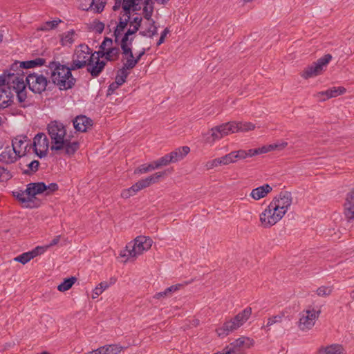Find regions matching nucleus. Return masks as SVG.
<instances>
[{"label":"nucleus","instance_id":"nucleus-23","mask_svg":"<svg viewBox=\"0 0 354 354\" xmlns=\"http://www.w3.org/2000/svg\"><path fill=\"white\" fill-rule=\"evenodd\" d=\"M190 151V148L187 146H183L176 149L169 153L173 162H176L183 159Z\"/></svg>","mask_w":354,"mask_h":354},{"label":"nucleus","instance_id":"nucleus-50","mask_svg":"<svg viewBox=\"0 0 354 354\" xmlns=\"http://www.w3.org/2000/svg\"><path fill=\"white\" fill-rule=\"evenodd\" d=\"M91 28L97 33H102L104 29V24L97 20H94L91 24Z\"/></svg>","mask_w":354,"mask_h":354},{"label":"nucleus","instance_id":"nucleus-47","mask_svg":"<svg viewBox=\"0 0 354 354\" xmlns=\"http://www.w3.org/2000/svg\"><path fill=\"white\" fill-rule=\"evenodd\" d=\"M134 0H123L122 1V9L124 15H131V7L135 6Z\"/></svg>","mask_w":354,"mask_h":354},{"label":"nucleus","instance_id":"nucleus-3","mask_svg":"<svg viewBox=\"0 0 354 354\" xmlns=\"http://www.w3.org/2000/svg\"><path fill=\"white\" fill-rule=\"evenodd\" d=\"M6 85L8 89L12 88L15 91L19 103L25 102L27 98V93L23 74L8 73L0 76V88Z\"/></svg>","mask_w":354,"mask_h":354},{"label":"nucleus","instance_id":"nucleus-24","mask_svg":"<svg viewBox=\"0 0 354 354\" xmlns=\"http://www.w3.org/2000/svg\"><path fill=\"white\" fill-rule=\"evenodd\" d=\"M123 348L119 344H110L101 346L97 349L99 354H118Z\"/></svg>","mask_w":354,"mask_h":354},{"label":"nucleus","instance_id":"nucleus-53","mask_svg":"<svg viewBox=\"0 0 354 354\" xmlns=\"http://www.w3.org/2000/svg\"><path fill=\"white\" fill-rule=\"evenodd\" d=\"M92 5L94 6L93 9L98 13L103 11L105 2L103 0H93Z\"/></svg>","mask_w":354,"mask_h":354},{"label":"nucleus","instance_id":"nucleus-56","mask_svg":"<svg viewBox=\"0 0 354 354\" xmlns=\"http://www.w3.org/2000/svg\"><path fill=\"white\" fill-rule=\"evenodd\" d=\"M142 19L141 17L136 16L134 18H133L132 20H129V23L130 24V26H136L140 28L141 26Z\"/></svg>","mask_w":354,"mask_h":354},{"label":"nucleus","instance_id":"nucleus-57","mask_svg":"<svg viewBox=\"0 0 354 354\" xmlns=\"http://www.w3.org/2000/svg\"><path fill=\"white\" fill-rule=\"evenodd\" d=\"M140 28L136 26H130V28L125 32L122 38L125 39H130L129 36L135 34Z\"/></svg>","mask_w":354,"mask_h":354},{"label":"nucleus","instance_id":"nucleus-10","mask_svg":"<svg viewBox=\"0 0 354 354\" xmlns=\"http://www.w3.org/2000/svg\"><path fill=\"white\" fill-rule=\"evenodd\" d=\"M331 59L332 55L330 54L325 55L322 57L318 59L317 62H315L311 65L306 67L301 72V76L307 80L322 74L324 68L326 67Z\"/></svg>","mask_w":354,"mask_h":354},{"label":"nucleus","instance_id":"nucleus-18","mask_svg":"<svg viewBox=\"0 0 354 354\" xmlns=\"http://www.w3.org/2000/svg\"><path fill=\"white\" fill-rule=\"evenodd\" d=\"M165 175H166L165 171L155 173L150 176L138 181L136 183V187H138L139 190L148 187L151 185L158 183L160 178Z\"/></svg>","mask_w":354,"mask_h":354},{"label":"nucleus","instance_id":"nucleus-25","mask_svg":"<svg viewBox=\"0 0 354 354\" xmlns=\"http://www.w3.org/2000/svg\"><path fill=\"white\" fill-rule=\"evenodd\" d=\"M243 153L241 149L237 151H233L230 153L223 156L225 165L235 163L239 160H243Z\"/></svg>","mask_w":354,"mask_h":354},{"label":"nucleus","instance_id":"nucleus-19","mask_svg":"<svg viewBox=\"0 0 354 354\" xmlns=\"http://www.w3.org/2000/svg\"><path fill=\"white\" fill-rule=\"evenodd\" d=\"M27 137H17L12 141V150L18 155L19 157L25 156V151L28 147L26 142Z\"/></svg>","mask_w":354,"mask_h":354},{"label":"nucleus","instance_id":"nucleus-54","mask_svg":"<svg viewBox=\"0 0 354 354\" xmlns=\"http://www.w3.org/2000/svg\"><path fill=\"white\" fill-rule=\"evenodd\" d=\"M113 44V40L110 38L105 37L100 48V49L106 51L108 48L111 47Z\"/></svg>","mask_w":354,"mask_h":354},{"label":"nucleus","instance_id":"nucleus-33","mask_svg":"<svg viewBox=\"0 0 354 354\" xmlns=\"http://www.w3.org/2000/svg\"><path fill=\"white\" fill-rule=\"evenodd\" d=\"M180 286V284L173 285L166 288L164 291L156 293L153 296V298L160 299L162 298L169 297L171 295L172 292H174L175 291L178 290Z\"/></svg>","mask_w":354,"mask_h":354},{"label":"nucleus","instance_id":"nucleus-59","mask_svg":"<svg viewBox=\"0 0 354 354\" xmlns=\"http://www.w3.org/2000/svg\"><path fill=\"white\" fill-rule=\"evenodd\" d=\"M169 32V30L168 29V28H166L161 33V35L160 37V39H158V42H157V46H160L161 45L162 43H164L165 41V39L167 36V35Z\"/></svg>","mask_w":354,"mask_h":354},{"label":"nucleus","instance_id":"nucleus-16","mask_svg":"<svg viewBox=\"0 0 354 354\" xmlns=\"http://www.w3.org/2000/svg\"><path fill=\"white\" fill-rule=\"evenodd\" d=\"M73 124L76 131L86 132L93 124V120L86 115H80L73 120Z\"/></svg>","mask_w":354,"mask_h":354},{"label":"nucleus","instance_id":"nucleus-14","mask_svg":"<svg viewBox=\"0 0 354 354\" xmlns=\"http://www.w3.org/2000/svg\"><path fill=\"white\" fill-rule=\"evenodd\" d=\"M292 202V195L288 192H281L277 197L273 198L270 202L271 207H274L279 212L285 215Z\"/></svg>","mask_w":354,"mask_h":354},{"label":"nucleus","instance_id":"nucleus-37","mask_svg":"<svg viewBox=\"0 0 354 354\" xmlns=\"http://www.w3.org/2000/svg\"><path fill=\"white\" fill-rule=\"evenodd\" d=\"M27 158L28 157H26V159H27ZM26 162L27 163V169L23 171V174L30 175L35 173L38 170L39 166V162L38 160H32L28 162V160H26Z\"/></svg>","mask_w":354,"mask_h":354},{"label":"nucleus","instance_id":"nucleus-29","mask_svg":"<svg viewBox=\"0 0 354 354\" xmlns=\"http://www.w3.org/2000/svg\"><path fill=\"white\" fill-rule=\"evenodd\" d=\"M10 92L8 89L0 88V109H4L10 104Z\"/></svg>","mask_w":354,"mask_h":354},{"label":"nucleus","instance_id":"nucleus-52","mask_svg":"<svg viewBox=\"0 0 354 354\" xmlns=\"http://www.w3.org/2000/svg\"><path fill=\"white\" fill-rule=\"evenodd\" d=\"M110 286V283L107 281H102L94 289V293L101 295L106 289Z\"/></svg>","mask_w":354,"mask_h":354},{"label":"nucleus","instance_id":"nucleus-7","mask_svg":"<svg viewBox=\"0 0 354 354\" xmlns=\"http://www.w3.org/2000/svg\"><path fill=\"white\" fill-rule=\"evenodd\" d=\"M92 61H94L92 50L86 44H80L76 47L72 56L71 69L75 71L83 68Z\"/></svg>","mask_w":354,"mask_h":354},{"label":"nucleus","instance_id":"nucleus-60","mask_svg":"<svg viewBox=\"0 0 354 354\" xmlns=\"http://www.w3.org/2000/svg\"><path fill=\"white\" fill-rule=\"evenodd\" d=\"M105 53H106V51H104L102 49H100V50H99L97 52L93 53V54H94V61L97 60V59H100V57H106Z\"/></svg>","mask_w":354,"mask_h":354},{"label":"nucleus","instance_id":"nucleus-51","mask_svg":"<svg viewBox=\"0 0 354 354\" xmlns=\"http://www.w3.org/2000/svg\"><path fill=\"white\" fill-rule=\"evenodd\" d=\"M153 11V3H151L150 6H145L143 8V15L144 17L148 20L149 21L153 20L151 19V16Z\"/></svg>","mask_w":354,"mask_h":354},{"label":"nucleus","instance_id":"nucleus-49","mask_svg":"<svg viewBox=\"0 0 354 354\" xmlns=\"http://www.w3.org/2000/svg\"><path fill=\"white\" fill-rule=\"evenodd\" d=\"M15 196L21 203H26L31 202L32 199L26 194L25 191H20L15 193Z\"/></svg>","mask_w":354,"mask_h":354},{"label":"nucleus","instance_id":"nucleus-30","mask_svg":"<svg viewBox=\"0 0 354 354\" xmlns=\"http://www.w3.org/2000/svg\"><path fill=\"white\" fill-rule=\"evenodd\" d=\"M158 34V28L155 25V21L151 20L149 21V26L147 29L140 31V35L144 37H153Z\"/></svg>","mask_w":354,"mask_h":354},{"label":"nucleus","instance_id":"nucleus-5","mask_svg":"<svg viewBox=\"0 0 354 354\" xmlns=\"http://www.w3.org/2000/svg\"><path fill=\"white\" fill-rule=\"evenodd\" d=\"M153 241L149 236H138L134 239L133 245L129 243L126 246V249L120 253L122 257L128 258H136L143 254L144 252L149 250L152 246Z\"/></svg>","mask_w":354,"mask_h":354},{"label":"nucleus","instance_id":"nucleus-34","mask_svg":"<svg viewBox=\"0 0 354 354\" xmlns=\"http://www.w3.org/2000/svg\"><path fill=\"white\" fill-rule=\"evenodd\" d=\"M266 149L264 146L262 147L257 148V149H250L248 150L241 149L242 153H243V160L246 159L248 157H253L254 156L263 154L266 153Z\"/></svg>","mask_w":354,"mask_h":354},{"label":"nucleus","instance_id":"nucleus-55","mask_svg":"<svg viewBox=\"0 0 354 354\" xmlns=\"http://www.w3.org/2000/svg\"><path fill=\"white\" fill-rule=\"evenodd\" d=\"M314 97L319 102H324L330 99V97L326 94V91L318 92L314 95Z\"/></svg>","mask_w":354,"mask_h":354},{"label":"nucleus","instance_id":"nucleus-13","mask_svg":"<svg viewBox=\"0 0 354 354\" xmlns=\"http://www.w3.org/2000/svg\"><path fill=\"white\" fill-rule=\"evenodd\" d=\"M58 189L57 183H53L46 185L43 182L31 183L27 185L26 194L32 199L37 194L45 192L46 195H50Z\"/></svg>","mask_w":354,"mask_h":354},{"label":"nucleus","instance_id":"nucleus-45","mask_svg":"<svg viewBox=\"0 0 354 354\" xmlns=\"http://www.w3.org/2000/svg\"><path fill=\"white\" fill-rule=\"evenodd\" d=\"M287 145H288V142H282L280 143L265 145L264 147H266V149H266V153H267V152H269L271 151H274L275 149L281 150V149H284L285 147H286Z\"/></svg>","mask_w":354,"mask_h":354},{"label":"nucleus","instance_id":"nucleus-61","mask_svg":"<svg viewBox=\"0 0 354 354\" xmlns=\"http://www.w3.org/2000/svg\"><path fill=\"white\" fill-rule=\"evenodd\" d=\"M60 241V236H56L55 237H54V239L50 242V243L48 245H47L46 247H44V249H47L50 247H52V246H54L55 245H57Z\"/></svg>","mask_w":354,"mask_h":354},{"label":"nucleus","instance_id":"nucleus-35","mask_svg":"<svg viewBox=\"0 0 354 354\" xmlns=\"http://www.w3.org/2000/svg\"><path fill=\"white\" fill-rule=\"evenodd\" d=\"M133 39V38H130V39H125L124 38H122L120 41V46L124 56H128L130 55L131 53H133L132 49L131 48Z\"/></svg>","mask_w":354,"mask_h":354},{"label":"nucleus","instance_id":"nucleus-42","mask_svg":"<svg viewBox=\"0 0 354 354\" xmlns=\"http://www.w3.org/2000/svg\"><path fill=\"white\" fill-rule=\"evenodd\" d=\"M223 156L211 160L206 162L205 167L207 170L212 169L219 165H225Z\"/></svg>","mask_w":354,"mask_h":354},{"label":"nucleus","instance_id":"nucleus-11","mask_svg":"<svg viewBox=\"0 0 354 354\" xmlns=\"http://www.w3.org/2000/svg\"><path fill=\"white\" fill-rule=\"evenodd\" d=\"M321 311L312 307L302 310L299 314L298 328L302 331L310 330L315 324Z\"/></svg>","mask_w":354,"mask_h":354},{"label":"nucleus","instance_id":"nucleus-27","mask_svg":"<svg viewBox=\"0 0 354 354\" xmlns=\"http://www.w3.org/2000/svg\"><path fill=\"white\" fill-rule=\"evenodd\" d=\"M319 354H344V349L339 344H332L319 349Z\"/></svg>","mask_w":354,"mask_h":354},{"label":"nucleus","instance_id":"nucleus-15","mask_svg":"<svg viewBox=\"0 0 354 354\" xmlns=\"http://www.w3.org/2000/svg\"><path fill=\"white\" fill-rule=\"evenodd\" d=\"M49 148V141L43 133H37L33 139V149L39 158L45 157Z\"/></svg>","mask_w":354,"mask_h":354},{"label":"nucleus","instance_id":"nucleus-9","mask_svg":"<svg viewBox=\"0 0 354 354\" xmlns=\"http://www.w3.org/2000/svg\"><path fill=\"white\" fill-rule=\"evenodd\" d=\"M254 345V340L248 337H241L227 345L221 353L215 354H244Z\"/></svg>","mask_w":354,"mask_h":354},{"label":"nucleus","instance_id":"nucleus-2","mask_svg":"<svg viewBox=\"0 0 354 354\" xmlns=\"http://www.w3.org/2000/svg\"><path fill=\"white\" fill-rule=\"evenodd\" d=\"M71 66L61 64L59 62H50L46 68L44 69L45 74L48 76L51 83L56 85L59 90H68L72 88L76 82V79L72 75Z\"/></svg>","mask_w":354,"mask_h":354},{"label":"nucleus","instance_id":"nucleus-40","mask_svg":"<svg viewBox=\"0 0 354 354\" xmlns=\"http://www.w3.org/2000/svg\"><path fill=\"white\" fill-rule=\"evenodd\" d=\"M158 167H156V162H151L149 164H143L140 165L139 167L136 169L134 173L135 174H145L149 171H153Z\"/></svg>","mask_w":354,"mask_h":354},{"label":"nucleus","instance_id":"nucleus-20","mask_svg":"<svg viewBox=\"0 0 354 354\" xmlns=\"http://www.w3.org/2000/svg\"><path fill=\"white\" fill-rule=\"evenodd\" d=\"M106 62L103 60L98 59L89 62L87 64V71L90 73L92 77H97L104 68Z\"/></svg>","mask_w":354,"mask_h":354},{"label":"nucleus","instance_id":"nucleus-31","mask_svg":"<svg viewBox=\"0 0 354 354\" xmlns=\"http://www.w3.org/2000/svg\"><path fill=\"white\" fill-rule=\"evenodd\" d=\"M344 212L346 218L348 221L354 220V201H345Z\"/></svg>","mask_w":354,"mask_h":354},{"label":"nucleus","instance_id":"nucleus-12","mask_svg":"<svg viewBox=\"0 0 354 354\" xmlns=\"http://www.w3.org/2000/svg\"><path fill=\"white\" fill-rule=\"evenodd\" d=\"M283 216L282 212H279L277 208L274 209V207H271L270 203L260 214V222L263 227H270L278 223Z\"/></svg>","mask_w":354,"mask_h":354},{"label":"nucleus","instance_id":"nucleus-64","mask_svg":"<svg viewBox=\"0 0 354 354\" xmlns=\"http://www.w3.org/2000/svg\"><path fill=\"white\" fill-rule=\"evenodd\" d=\"M126 189L129 192V194H131V196L135 195L138 191H140L138 188L136 187V183L133 185L131 187Z\"/></svg>","mask_w":354,"mask_h":354},{"label":"nucleus","instance_id":"nucleus-8","mask_svg":"<svg viewBox=\"0 0 354 354\" xmlns=\"http://www.w3.org/2000/svg\"><path fill=\"white\" fill-rule=\"evenodd\" d=\"M44 70L39 73H30L26 77L24 76V83L28 85L29 89L34 93L41 94L44 92L47 86L51 84L50 81L48 80Z\"/></svg>","mask_w":354,"mask_h":354},{"label":"nucleus","instance_id":"nucleus-44","mask_svg":"<svg viewBox=\"0 0 354 354\" xmlns=\"http://www.w3.org/2000/svg\"><path fill=\"white\" fill-rule=\"evenodd\" d=\"M156 162V167L160 168L162 166H167L169 164L173 162L172 158H171L169 153L166 154L165 156L161 157L158 159Z\"/></svg>","mask_w":354,"mask_h":354},{"label":"nucleus","instance_id":"nucleus-21","mask_svg":"<svg viewBox=\"0 0 354 354\" xmlns=\"http://www.w3.org/2000/svg\"><path fill=\"white\" fill-rule=\"evenodd\" d=\"M272 190L269 184H264L262 186L254 188L252 190L250 196L255 201L265 198Z\"/></svg>","mask_w":354,"mask_h":354},{"label":"nucleus","instance_id":"nucleus-6","mask_svg":"<svg viewBox=\"0 0 354 354\" xmlns=\"http://www.w3.org/2000/svg\"><path fill=\"white\" fill-rule=\"evenodd\" d=\"M235 128L233 121L217 125L203 134V140L205 143L212 145L225 136L235 133Z\"/></svg>","mask_w":354,"mask_h":354},{"label":"nucleus","instance_id":"nucleus-38","mask_svg":"<svg viewBox=\"0 0 354 354\" xmlns=\"http://www.w3.org/2000/svg\"><path fill=\"white\" fill-rule=\"evenodd\" d=\"M62 22L61 19L48 21L41 25L39 28H37V30L41 31H47L50 30H53L57 28V26Z\"/></svg>","mask_w":354,"mask_h":354},{"label":"nucleus","instance_id":"nucleus-41","mask_svg":"<svg viewBox=\"0 0 354 354\" xmlns=\"http://www.w3.org/2000/svg\"><path fill=\"white\" fill-rule=\"evenodd\" d=\"M346 92V88L343 86L333 87L326 90V94L330 98H333L340 95L344 94Z\"/></svg>","mask_w":354,"mask_h":354},{"label":"nucleus","instance_id":"nucleus-48","mask_svg":"<svg viewBox=\"0 0 354 354\" xmlns=\"http://www.w3.org/2000/svg\"><path fill=\"white\" fill-rule=\"evenodd\" d=\"M283 317H284V313H282L279 315L269 317L268 319V322H267L266 326L270 327L274 324L281 323Z\"/></svg>","mask_w":354,"mask_h":354},{"label":"nucleus","instance_id":"nucleus-46","mask_svg":"<svg viewBox=\"0 0 354 354\" xmlns=\"http://www.w3.org/2000/svg\"><path fill=\"white\" fill-rule=\"evenodd\" d=\"M333 288L331 286H321L316 290V293L319 297H326L331 294Z\"/></svg>","mask_w":354,"mask_h":354},{"label":"nucleus","instance_id":"nucleus-1","mask_svg":"<svg viewBox=\"0 0 354 354\" xmlns=\"http://www.w3.org/2000/svg\"><path fill=\"white\" fill-rule=\"evenodd\" d=\"M48 133L51 140L52 151H63L65 155L73 156L80 148L78 140L66 133V126L59 121L54 120L47 126Z\"/></svg>","mask_w":354,"mask_h":354},{"label":"nucleus","instance_id":"nucleus-17","mask_svg":"<svg viewBox=\"0 0 354 354\" xmlns=\"http://www.w3.org/2000/svg\"><path fill=\"white\" fill-rule=\"evenodd\" d=\"M45 252V249L44 247H36L34 250L32 251H29L27 252H24L15 258H14V261L17 262H19L22 264H26L28 261H30L31 259L35 258V257L42 254Z\"/></svg>","mask_w":354,"mask_h":354},{"label":"nucleus","instance_id":"nucleus-22","mask_svg":"<svg viewBox=\"0 0 354 354\" xmlns=\"http://www.w3.org/2000/svg\"><path fill=\"white\" fill-rule=\"evenodd\" d=\"M18 158H19L18 155L9 147L6 148L5 150L0 153V162L5 164L13 163Z\"/></svg>","mask_w":354,"mask_h":354},{"label":"nucleus","instance_id":"nucleus-32","mask_svg":"<svg viewBox=\"0 0 354 354\" xmlns=\"http://www.w3.org/2000/svg\"><path fill=\"white\" fill-rule=\"evenodd\" d=\"M75 32L73 30H71L61 36V44L62 46L71 45L75 41Z\"/></svg>","mask_w":354,"mask_h":354},{"label":"nucleus","instance_id":"nucleus-62","mask_svg":"<svg viewBox=\"0 0 354 354\" xmlns=\"http://www.w3.org/2000/svg\"><path fill=\"white\" fill-rule=\"evenodd\" d=\"M345 201H354V188L346 194Z\"/></svg>","mask_w":354,"mask_h":354},{"label":"nucleus","instance_id":"nucleus-4","mask_svg":"<svg viewBox=\"0 0 354 354\" xmlns=\"http://www.w3.org/2000/svg\"><path fill=\"white\" fill-rule=\"evenodd\" d=\"M251 315L252 308L249 306L246 307L233 318L225 321L222 326L216 329V332L218 336L223 337L237 330L249 319Z\"/></svg>","mask_w":354,"mask_h":354},{"label":"nucleus","instance_id":"nucleus-43","mask_svg":"<svg viewBox=\"0 0 354 354\" xmlns=\"http://www.w3.org/2000/svg\"><path fill=\"white\" fill-rule=\"evenodd\" d=\"M125 62L123 63V66H125L126 68L133 69L136 64L138 63L134 57L133 53H131L130 55L124 56Z\"/></svg>","mask_w":354,"mask_h":354},{"label":"nucleus","instance_id":"nucleus-39","mask_svg":"<svg viewBox=\"0 0 354 354\" xmlns=\"http://www.w3.org/2000/svg\"><path fill=\"white\" fill-rule=\"evenodd\" d=\"M106 59L108 61H113L118 58L120 55V49L118 47H109L105 53Z\"/></svg>","mask_w":354,"mask_h":354},{"label":"nucleus","instance_id":"nucleus-26","mask_svg":"<svg viewBox=\"0 0 354 354\" xmlns=\"http://www.w3.org/2000/svg\"><path fill=\"white\" fill-rule=\"evenodd\" d=\"M130 15H124V16L125 17V18L124 19L120 18V22L117 25V26L113 32V35L115 37V42H118L119 36L124 31V30L126 28L127 24H129V21L130 20Z\"/></svg>","mask_w":354,"mask_h":354},{"label":"nucleus","instance_id":"nucleus-28","mask_svg":"<svg viewBox=\"0 0 354 354\" xmlns=\"http://www.w3.org/2000/svg\"><path fill=\"white\" fill-rule=\"evenodd\" d=\"M236 127L235 133L237 132H248L252 131L255 129V124L250 122H236L233 121Z\"/></svg>","mask_w":354,"mask_h":354},{"label":"nucleus","instance_id":"nucleus-58","mask_svg":"<svg viewBox=\"0 0 354 354\" xmlns=\"http://www.w3.org/2000/svg\"><path fill=\"white\" fill-rule=\"evenodd\" d=\"M129 70L130 69L126 68L125 66H122V67L118 71L117 75L120 77H122L123 78L127 79L129 74L128 72Z\"/></svg>","mask_w":354,"mask_h":354},{"label":"nucleus","instance_id":"nucleus-63","mask_svg":"<svg viewBox=\"0 0 354 354\" xmlns=\"http://www.w3.org/2000/svg\"><path fill=\"white\" fill-rule=\"evenodd\" d=\"M22 64H23L24 67L26 68H30L35 66V62L34 59L30 60V61L24 62H22Z\"/></svg>","mask_w":354,"mask_h":354},{"label":"nucleus","instance_id":"nucleus-36","mask_svg":"<svg viewBox=\"0 0 354 354\" xmlns=\"http://www.w3.org/2000/svg\"><path fill=\"white\" fill-rule=\"evenodd\" d=\"M76 281L77 278L75 277L65 279L64 281L57 286V290L60 292L67 291L73 286Z\"/></svg>","mask_w":354,"mask_h":354}]
</instances>
